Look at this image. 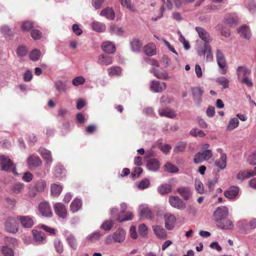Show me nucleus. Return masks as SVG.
Instances as JSON below:
<instances>
[{
    "label": "nucleus",
    "mask_w": 256,
    "mask_h": 256,
    "mask_svg": "<svg viewBox=\"0 0 256 256\" xmlns=\"http://www.w3.org/2000/svg\"><path fill=\"white\" fill-rule=\"evenodd\" d=\"M151 72L158 78L167 80L169 78L168 74L166 71L160 72L155 68H152Z\"/></svg>",
    "instance_id": "nucleus-35"
},
{
    "label": "nucleus",
    "mask_w": 256,
    "mask_h": 256,
    "mask_svg": "<svg viewBox=\"0 0 256 256\" xmlns=\"http://www.w3.org/2000/svg\"><path fill=\"white\" fill-rule=\"evenodd\" d=\"M144 53L148 56H152L156 54V48L155 45L152 43H150L144 48Z\"/></svg>",
    "instance_id": "nucleus-34"
},
{
    "label": "nucleus",
    "mask_w": 256,
    "mask_h": 256,
    "mask_svg": "<svg viewBox=\"0 0 256 256\" xmlns=\"http://www.w3.org/2000/svg\"><path fill=\"white\" fill-rule=\"evenodd\" d=\"M239 124V121L237 118H234L230 119L226 127L228 130H232L236 128Z\"/></svg>",
    "instance_id": "nucleus-40"
},
{
    "label": "nucleus",
    "mask_w": 256,
    "mask_h": 256,
    "mask_svg": "<svg viewBox=\"0 0 256 256\" xmlns=\"http://www.w3.org/2000/svg\"><path fill=\"white\" fill-rule=\"evenodd\" d=\"M194 186L196 190L200 194L204 192V188L203 184L199 180H196L194 182Z\"/></svg>",
    "instance_id": "nucleus-58"
},
{
    "label": "nucleus",
    "mask_w": 256,
    "mask_h": 256,
    "mask_svg": "<svg viewBox=\"0 0 256 256\" xmlns=\"http://www.w3.org/2000/svg\"><path fill=\"white\" fill-rule=\"evenodd\" d=\"M236 73L238 79L240 80L249 75L250 74V70L245 66H238L237 68Z\"/></svg>",
    "instance_id": "nucleus-31"
},
{
    "label": "nucleus",
    "mask_w": 256,
    "mask_h": 256,
    "mask_svg": "<svg viewBox=\"0 0 256 256\" xmlns=\"http://www.w3.org/2000/svg\"><path fill=\"white\" fill-rule=\"evenodd\" d=\"M254 176V172L252 170H240V171L236 176V178L242 182L243 180L246 178H248L250 177Z\"/></svg>",
    "instance_id": "nucleus-27"
},
{
    "label": "nucleus",
    "mask_w": 256,
    "mask_h": 256,
    "mask_svg": "<svg viewBox=\"0 0 256 256\" xmlns=\"http://www.w3.org/2000/svg\"><path fill=\"white\" fill-rule=\"evenodd\" d=\"M102 236V234H100V232L96 231L88 234L86 237V239L88 241L94 242L98 240Z\"/></svg>",
    "instance_id": "nucleus-41"
},
{
    "label": "nucleus",
    "mask_w": 256,
    "mask_h": 256,
    "mask_svg": "<svg viewBox=\"0 0 256 256\" xmlns=\"http://www.w3.org/2000/svg\"><path fill=\"white\" fill-rule=\"evenodd\" d=\"M18 221L17 216L8 218L4 224L6 230L10 233H16L18 230Z\"/></svg>",
    "instance_id": "nucleus-3"
},
{
    "label": "nucleus",
    "mask_w": 256,
    "mask_h": 256,
    "mask_svg": "<svg viewBox=\"0 0 256 256\" xmlns=\"http://www.w3.org/2000/svg\"><path fill=\"white\" fill-rule=\"evenodd\" d=\"M150 184V180L148 178H144L140 182L138 185V188L139 189L144 190L148 188Z\"/></svg>",
    "instance_id": "nucleus-59"
},
{
    "label": "nucleus",
    "mask_w": 256,
    "mask_h": 256,
    "mask_svg": "<svg viewBox=\"0 0 256 256\" xmlns=\"http://www.w3.org/2000/svg\"><path fill=\"white\" fill-rule=\"evenodd\" d=\"M164 169L170 173H176L178 171V167L170 162H167L164 165Z\"/></svg>",
    "instance_id": "nucleus-52"
},
{
    "label": "nucleus",
    "mask_w": 256,
    "mask_h": 256,
    "mask_svg": "<svg viewBox=\"0 0 256 256\" xmlns=\"http://www.w3.org/2000/svg\"><path fill=\"white\" fill-rule=\"evenodd\" d=\"M202 90L200 88H194L192 89L193 98L197 105H199L201 102V97L203 94Z\"/></svg>",
    "instance_id": "nucleus-24"
},
{
    "label": "nucleus",
    "mask_w": 256,
    "mask_h": 256,
    "mask_svg": "<svg viewBox=\"0 0 256 256\" xmlns=\"http://www.w3.org/2000/svg\"><path fill=\"white\" fill-rule=\"evenodd\" d=\"M168 202L172 207L178 210H182L186 208V203L178 196H170Z\"/></svg>",
    "instance_id": "nucleus-6"
},
{
    "label": "nucleus",
    "mask_w": 256,
    "mask_h": 256,
    "mask_svg": "<svg viewBox=\"0 0 256 256\" xmlns=\"http://www.w3.org/2000/svg\"><path fill=\"white\" fill-rule=\"evenodd\" d=\"M24 184L20 182H18L14 184L11 188L12 192L16 194H20L24 190Z\"/></svg>",
    "instance_id": "nucleus-44"
},
{
    "label": "nucleus",
    "mask_w": 256,
    "mask_h": 256,
    "mask_svg": "<svg viewBox=\"0 0 256 256\" xmlns=\"http://www.w3.org/2000/svg\"><path fill=\"white\" fill-rule=\"evenodd\" d=\"M216 82L222 85L224 88H226L228 87L229 82L228 80L224 76H221L218 78L216 80Z\"/></svg>",
    "instance_id": "nucleus-55"
},
{
    "label": "nucleus",
    "mask_w": 256,
    "mask_h": 256,
    "mask_svg": "<svg viewBox=\"0 0 256 256\" xmlns=\"http://www.w3.org/2000/svg\"><path fill=\"white\" fill-rule=\"evenodd\" d=\"M164 218L166 228L168 230H172L176 224V216L170 213H166L164 216Z\"/></svg>",
    "instance_id": "nucleus-10"
},
{
    "label": "nucleus",
    "mask_w": 256,
    "mask_h": 256,
    "mask_svg": "<svg viewBox=\"0 0 256 256\" xmlns=\"http://www.w3.org/2000/svg\"><path fill=\"white\" fill-rule=\"evenodd\" d=\"M2 250L4 256H14V252L12 248L6 246H3Z\"/></svg>",
    "instance_id": "nucleus-63"
},
{
    "label": "nucleus",
    "mask_w": 256,
    "mask_h": 256,
    "mask_svg": "<svg viewBox=\"0 0 256 256\" xmlns=\"http://www.w3.org/2000/svg\"><path fill=\"white\" fill-rule=\"evenodd\" d=\"M200 38L204 42V44H208L212 42V38L209 34L203 28L196 26L195 28Z\"/></svg>",
    "instance_id": "nucleus-14"
},
{
    "label": "nucleus",
    "mask_w": 256,
    "mask_h": 256,
    "mask_svg": "<svg viewBox=\"0 0 256 256\" xmlns=\"http://www.w3.org/2000/svg\"><path fill=\"white\" fill-rule=\"evenodd\" d=\"M146 166L148 170L155 172L159 170L160 163L156 159L152 158L148 161Z\"/></svg>",
    "instance_id": "nucleus-25"
},
{
    "label": "nucleus",
    "mask_w": 256,
    "mask_h": 256,
    "mask_svg": "<svg viewBox=\"0 0 256 256\" xmlns=\"http://www.w3.org/2000/svg\"><path fill=\"white\" fill-rule=\"evenodd\" d=\"M86 82L85 78L82 76H78L72 80V83L74 86L83 84Z\"/></svg>",
    "instance_id": "nucleus-57"
},
{
    "label": "nucleus",
    "mask_w": 256,
    "mask_h": 256,
    "mask_svg": "<svg viewBox=\"0 0 256 256\" xmlns=\"http://www.w3.org/2000/svg\"><path fill=\"white\" fill-rule=\"evenodd\" d=\"M91 26L94 30L98 32H103L106 29V26L104 24L98 21H94L91 24Z\"/></svg>",
    "instance_id": "nucleus-33"
},
{
    "label": "nucleus",
    "mask_w": 256,
    "mask_h": 256,
    "mask_svg": "<svg viewBox=\"0 0 256 256\" xmlns=\"http://www.w3.org/2000/svg\"><path fill=\"white\" fill-rule=\"evenodd\" d=\"M54 246L57 252L62 254L64 251V246L62 242L60 240L56 238L54 242Z\"/></svg>",
    "instance_id": "nucleus-45"
},
{
    "label": "nucleus",
    "mask_w": 256,
    "mask_h": 256,
    "mask_svg": "<svg viewBox=\"0 0 256 256\" xmlns=\"http://www.w3.org/2000/svg\"><path fill=\"white\" fill-rule=\"evenodd\" d=\"M17 219L25 228H30L34 224L32 218L29 216H17Z\"/></svg>",
    "instance_id": "nucleus-16"
},
{
    "label": "nucleus",
    "mask_w": 256,
    "mask_h": 256,
    "mask_svg": "<svg viewBox=\"0 0 256 256\" xmlns=\"http://www.w3.org/2000/svg\"><path fill=\"white\" fill-rule=\"evenodd\" d=\"M55 213L59 218H66L67 216V210L65 206L61 203H56L54 206Z\"/></svg>",
    "instance_id": "nucleus-9"
},
{
    "label": "nucleus",
    "mask_w": 256,
    "mask_h": 256,
    "mask_svg": "<svg viewBox=\"0 0 256 256\" xmlns=\"http://www.w3.org/2000/svg\"><path fill=\"white\" fill-rule=\"evenodd\" d=\"M98 62L102 66H108L112 64V58L110 56L102 54L98 56Z\"/></svg>",
    "instance_id": "nucleus-30"
},
{
    "label": "nucleus",
    "mask_w": 256,
    "mask_h": 256,
    "mask_svg": "<svg viewBox=\"0 0 256 256\" xmlns=\"http://www.w3.org/2000/svg\"><path fill=\"white\" fill-rule=\"evenodd\" d=\"M139 216L142 218L152 219L153 217L150 208L144 206H140Z\"/></svg>",
    "instance_id": "nucleus-18"
},
{
    "label": "nucleus",
    "mask_w": 256,
    "mask_h": 256,
    "mask_svg": "<svg viewBox=\"0 0 256 256\" xmlns=\"http://www.w3.org/2000/svg\"><path fill=\"white\" fill-rule=\"evenodd\" d=\"M215 164L221 170L224 169L226 165V154H222V156H220V159L216 161Z\"/></svg>",
    "instance_id": "nucleus-38"
},
{
    "label": "nucleus",
    "mask_w": 256,
    "mask_h": 256,
    "mask_svg": "<svg viewBox=\"0 0 256 256\" xmlns=\"http://www.w3.org/2000/svg\"><path fill=\"white\" fill-rule=\"evenodd\" d=\"M38 152L40 154L42 158L45 160L46 168H50L52 162L50 151L46 148H40L39 149Z\"/></svg>",
    "instance_id": "nucleus-12"
},
{
    "label": "nucleus",
    "mask_w": 256,
    "mask_h": 256,
    "mask_svg": "<svg viewBox=\"0 0 256 256\" xmlns=\"http://www.w3.org/2000/svg\"><path fill=\"white\" fill-rule=\"evenodd\" d=\"M66 240L68 244V245L72 248L73 250H76L77 248V243L76 240L74 237V236L70 234L68 235L66 238Z\"/></svg>",
    "instance_id": "nucleus-43"
},
{
    "label": "nucleus",
    "mask_w": 256,
    "mask_h": 256,
    "mask_svg": "<svg viewBox=\"0 0 256 256\" xmlns=\"http://www.w3.org/2000/svg\"><path fill=\"white\" fill-rule=\"evenodd\" d=\"M198 53L199 56H204L206 54V60L208 62H212L213 60L212 50L209 44H204V48L198 50Z\"/></svg>",
    "instance_id": "nucleus-8"
},
{
    "label": "nucleus",
    "mask_w": 256,
    "mask_h": 256,
    "mask_svg": "<svg viewBox=\"0 0 256 256\" xmlns=\"http://www.w3.org/2000/svg\"><path fill=\"white\" fill-rule=\"evenodd\" d=\"M62 188L60 185L53 184L50 186V191L52 194L54 196H58L62 191Z\"/></svg>",
    "instance_id": "nucleus-39"
},
{
    "label": "nucleus",
    "mask_w": 256,
    "mask_h": 256,
    "mask_svg": "<svg viewBox=\"0 0 256 256\" xmlns=\"http://www.w3.org/2000/svg\"><path fill=\"white\" fill-rule=\"evenodd\" d=\"M166 87V82L152 80L150 84L152 90L155 92H160L164 90Z\"/></svg>",
    "instance_id": "nucleus-13"
},
{
    "label": "nucleus",
    "mask_w": 256,
    "mask_h": 256,
    "mask_svg": "<svg viewBox=\"0 0 256 256\" xmlns=\"http://www.w3.org/2000/svg\"><path fill=\"white\" fill-rule=\"evenodd\" d=\"M176 192L185 200H189L192 194L190 189L188 186L178 188H177Z\"/></svg>",
    "instance_id": "nucleus-20"
},
{
    "label": "nucleus",
    "mask_w": 256,
    "mask_h": 256,
    "mask_svg": "<svg viewBox=\"0 0 256 256\" xmlns=\"http://www.w3.org/2000/svg\"><path fill=\"white\" fill-rule=\"evenodd\" d=\"M213 216L216 224L217 222L228 217V208L224 206L218 208L214 212Z\"/></svg>",
    "instance_id": "nucleus-4"
},
{
    "label": "nucleus",
    "mask_w": 256,
    "mask_h": 256,
    "mask_svg": "<svg viewBox=\"0 0 256 256\" xmlns=\"http://www.w3.org/2000/svg\"><path fill=\"white\" fill-rule=\"evenodd\" d=\"M100 15L110 20H113L115 18V13L114 10L109 7L104 9L100 12Z\"/></svg>",
    "instance_id": "nucleus-28"
},
{
    "label": "nucleus",
    "mask_w": 256,
    "mask_h": 256,
    "mask_svg": "<svg viewBox=\"0 0 256 256\" xmlns=\"http://www.w3.org/2000/svg\"><path fill=\"white\" fill-rule=\"evenodd\" d=\"M82 201L79 198H75L72 202L70 206V210L72 212H78L82 207Z\"/></svg>",
    "instance_id": "nucleus-36"
},
{
    "label": "nucleus",
    "mask_w": 256,
    "mask_h": 256,
    "mask_svg": "<svg viewBox=\"0 0 256 256\" xmlns=\"http://www.w3.org/2000/svg\"><path fill=\"white\" fill-rule=\"evenodd\" d=\"M110 30L111 34H116L118 36H122L124 34V31L122 28L116 25L110 26Z\"/></svg>",
    "instance_id": "nucleus-49"
},
{
    "label": "nucleus",
    "mask_w": 256,
    "mask_h": 256,
    "mask_svg": "<svg viewBox=\"0 0 256 256\" xmlns=\"http://www.w3.org/2000/svg\"><path fill=\"white\" fill-rule=\"evenodd\" d=\"M38 209L40 214L44 216L50 217L52 213L49 204L46 202H42L39 204Z\"/></svg>",
    "instance_id": "nucleus-11"
},
{
    "label": "nucleus",
    "mask_w": 256,
    "mask_h": 256,
    "mask_svg": "<svg viewBox=\"0 0 256 256\" xmlns=\"http://www.w3.org/2000/svg\"><path fill=\"white\" fill-rule=\"evenodd\" d=\"M238 34L246 39H250L251 36V32L248 27L246 25H243L238 30Z\"/></svg>",
    "instance_id": "nucleus-26"
},
{
    "label": "nucleus",
    "mask_w": 256,
    "mask_h": 256,
    "mask_svg": "<svg viewBox=\"0 0 256 256\" xmlns=\"http://www.w3.org/2000/svg\"><path fill=\"white\" fill-rule=\"evenodd\" d=\"M27 52V49L26 47L24 46H19L16 50L17 54L20 57L25 56Z\"/></svg>",
    "instance_id": "nucleus-64"
},
{
    "label": "nucleus",
    "mask_w": 256,
    "mask_h": 256,
    "mask_svg": "<svg viewBox=\"0 0 256 256\" xmlns=\"http://www.w3.org/2000/svg\"><path fill=\"white\" fill-rule=\"evenodd\" d=\"M199 153L202 154L203 156L202 158L205 160H208L212 156V152L210 150H203L202 152H200Z\"/></svg>",
    "instance_id": "nucleus-60"
},
{
    "label": "nucleus",
    "mask_w": 256,
    "mask_h": 256,
    "mask_svg": "<svg viewBox=\"0 0 256 256\" xmlns=\"http://www.w3.org/2000/svg\"><path fill=\"white\" fill-rule=\"evenodd\" d=\"M108 72L110 76H118L121 74L122 69L120 66H112L108 68Z\"/></svg>",
    "instance_id": "nucleus-47"
},
{
    "label": "nucleus",
    "mask_w": 256,
    "mask_h": 256,
    "mask_svg": "<svg viewBox=\"0 0 256 256\" xmlns=\"http://www.w3.org/2000/svg\"><path fill=\"white\" fill-rule=\"evenodd\" d=\"M122 6L126 7L132 12H135L136 9L131 4V0H119Z\"/></svg>",
    "instance_id": "nucleus-54"
},
{
    "label": "nucleus",
    "mask_w": 256,
    "mask_h": 256,
    "mask_svg": "<svg viewBox=\"0 0 256 256\" xmlns=\"http://www.w3.org/2000/svg\"><path fill=\"white\" fill-rule=\"evenodd\" d=\"M114 222L111 220H104L100 226V228L106 230H110L114 226Z\"/></svg>",
    "instance_id": "nucleus-46"
},
{
    "label": "nucleus",
    "mask_w": 256,
    "mask_h": 256,
    "mask_svg": "<svg viewBox=\"0 0 256 256\" xmlns=\"http://www.w3.org/2000/svg\"><path fill=\"white\" fill-rule=\"evenodd\" d=\"M216 225L219 228L225 230H232L234 226L232 221L228 218H224L218 222H217Z\"/></svg>",
    "instance_id": "nucleus-19"
},
{
    "label": "nucleus",
    "mask_w": 256,
    "mask_h": 256,
    "mask_svg": "<svg viewBox=\"0 0 256 256\" xmlns=\"http://www.w3.org/2000/svg\"><path fill=\"white\" fill-rule=\"evenodd\" d=\"M132 50L134 52H140V51L142 42L137 38H133L130 42Z\"/></svg>",
    "instance_id": "nucleus-32"
},
{
    "label": "nucleus",
    "mask_w": 256,
    "mask_h": 256,
    "mask_svg": "<svg viewBox=\"0 0 256 256\" xmlns=\"http://www.w3.org/2000/svg\"><path fill=\"white\" fill-rule=\"evenodd\" d=\"M216 62L218 66L220 69V73L222 74H225L226 73V61L225 57L222 52V51L218 49L216 50Z\"/></svg>",
    "instance_id": "nucleus-7"
},
{
    "label": "nucleus",
    "mask_w": 256,
    "mask_h": 256,
    "mask_svg": "<svg viewBox=\"0 0 256 256\" xmlns=\"http://www.w3.org/2000/svg\"><path fill=\"white\" fill-rule=\"evenodd\" d=\"M158 190L161 194H165L172 191V186L170 184H162L158 188Z\"/></svg>",
    "instance_id": "nucleus-42"
},
{
    "label": "nucleus",
    "mask_w": 256,
    "mask_h": 256,
    "mask_svg": "<svg viewBox=\"0 0 256 256\" xmlns=\"http://www.w3.org/2000/svg\"><path fill=\"white\" fill-rule=\"evenodd\" d=\"M158 114L160 116H164L169 118H174L176 116L174 111L168 108L159 109Z\"/></svg>",
    "instance_id": "nucleus-23"
},
{
    "label": "nucleus",
    "mask_w": 256,
    "mask_h": 256,
    "mask_svg": "<svg viewBox=\"0 0 256 256\" xmlns=\"http://www.w3.org/2000/svg\"><path fill=\"white\" fill-rule=\"evenodd\" d=\"M133 218V214L131 212H128L124 218H121L118 216V220L120 222L132 220Z\"/></svg>",
    "instance_id": "nucleus-62"
},
{
    "label": "nucleus",
    "mask_w": 256,
    "mask_h": 256,
    "mask_svg": "<svg viewBox=\"0 0 256 256\" xmlns=\"http://www.w3.org/2000/svg\"><path fill=\"white\" fill-rule=\"evenodd\" d=\"M238 22V18L236 16H228L225 20V23L230 26H236Z\"/></svg>",
    "instance_id": "nucleus-51"
},
{
    "label": "nucleus",
    "mask_w": 256,
    "mask_h": 256,
    "mask_svg": "<svg viewBox=\"0 0 256 256\" xmlns=\"http://www.w3.org/2000/svg\"><path fill=\"white\" fill-rule=\"evenodd\" d=\"M163 4L161 6L159 10V14L152 18V20L153 21H156L164 16V14L165 12V6L168 10H172L173 8V4L172 0H160Z\"/></svg>",
    "instance_id": "nucleus-5"
},
{
    "label": "nucleus",
    "mask_w": 256,
    "mask_h": 256,
    "mask_svg": "<svg viewBox=\"0 0 256 256\" xmlns=\"http://www.w3.org/2000/svg\"><path fill=\"white\" fill-rule=\"evenodd\" d=\"M190 134L194 137L199 136L203 138L206 136L205 133L202 130L197 128H192L190 132Z\"/></svg>",
    "instance_id": "nucleus-50"
},
{
    "label": "nucleus",
    "mask_w": 256,
    "mask_h": 256,
    "mask_svg": "<svg viewBox=\"0 0 256 256\" xmlns=\"http://www.w3.org/2000/svg\"><path fill=\"white\" fill-rule=\"evenodd\" d=\"M34 188L38 192H42L46 188V182L44 180H40L34 184Z\"/></svg>",
    "instance_id": "nucleus-37"
},
{
    "label": "nucleus",
    "mask_w": 256,
    "mask_h": 256,
    "mask_svg": "<svg viewBox=\"0 0 256 256\" xmlns=\"http://www.w3.org/2000/svg\"><path fill=\"white\" fill-rule=\"evenodd\" d=\"M125 237V230L122 228H119L113 234L107 236L105 242L106 244H110L113 240L114 242L120 243L124 241Z\"/></svg>",
    "instance_id": "nucleus-2"
},
{
    "label": "nucleus",
    "mask_w": 256,
    "mask_h": 256,
    "mask_svg": "<svg viewBox=\"0 0 256 256\" xmlns=\"http://www.w3.org/2000/svg\"><path fill=\"white\" fill-rule=\"evenodd\" d=\"M102 50L108 54H112L116 51V47L114 44L110 42H106L102 46Z\"/></svg>",
    "instance_id": "nucleus-29"
},
{
    "label": "nucleus",
    "mask_w": 256,
    "mask_h": 256,
    "mask_svg": "<svg viewBox=\"0 0 256 256\" xmlns=\"http://www.w3.org/2000/svg\"><path fill=\"white\" fill-rule=\"evenodd\" d=\"M152 230L157 238L160 239L164 240L167 238V233L166 230L161 226H153Z\"/></svg>",
    "instance_id": "nucleus-17"
},
{
    "label": "nucleus",
    "mask_w": 256,
    "mask_h": 256,
    "mask_svg": "<svg viewBox=\"0 0 256 256\" xmlns=\"http://www.w3.org/2000/svg\"><path fill=\"white\" fill-rule=\"evenodd\" d=\"M32 233L34 241L38 244H42L46 241V236L44 232L34 230Z\"/></svg>",
    "instance_id": "nucleus-21"
},
{
    "label": "nucleus",
    "mask_w": 256,
    "mask_h": 256,
    "mask_svg": "<svg viewBox=\"0 0 256 256\" xmlns=\"http://www.w3.org/2000/svg\"><path fill=\"white\" fill-rule=\"evenodd\" d=\"M138 232L142 236L146 237L148 234V228L145 224H140L138 226Z\"/></svg>",
    "instance_id": "nucleus-56"
},
{
    "label": "nucleus",
    "mask_w": 256,
    "mask_h": 256,
    "mask_svg": "<svg viewBox=\"0 0 256 256\" xmlns=\"http://www.w3.org/2000/svg\"><path fill=\"white\" fill-rule=\"evenodd\" d=\"M28 164L30 168H36L40 166L42 162L38 156L32 155L28 158Z\"/></svg>",
    "instance_id": "nucleus-22"
},
{
    "label": "nucleus",
    "mask_w": 256,
    "mask_h": 256,
    "mask_svg": "<svg viewBox=\"0 0 256 256\" xmlns=\"http://www.w3.org/2000/svg\"><path fill=\"white\" fill-rule=\"evenodd\" d=\"M186 144L184 142H178L174 148V151L176 152H183L186 148Z\"/></svg>",
    "instance_id": "nucleus-61"
},
{
    "label": "nucleus",
    "mask_w": 256,
    "mask_h": 256,
    "mask_svg": "<svg viewBox=\"0 0 256 256\" xmlns=\"http://www.w3.org/2000/svg\"><path fill=\"white\" fill-rule=\"evenodd\" d=\"M240 190L238 186H232L224 192V196L230 200H234L238 196Z\"/></svg>",
    "instance_id": "nucleus-15"
},
{
    "label": "nucleus",
    "mask_w": 256,
    "mask_h": 256,
    "mask_svg": "<svg viewBox=\"0 0 256 256\" xmlns=\"http://www.w3.org/2000/svg\"><path fill=\"white\" fill-rule=\"evenodd\" d=\"M0 170L12 172L14 174H16V168L8 156H0Z\"/></svg>",
    "instance_id": "nucleus-1"
},
{
    "label": "nucleus",
    "mask_w": 256,
    "mask_h": 256,
    "mask_svg": "<svg viewBox=\"0 0 256 256\" xmlns=\"http://www.w3.org/2000/svg\"><path fill=\"white\" fill-rule=\"evenodd\" d=\"M54 86L56 90L59 92H64L66 88V84L61 80H58L54 82Z\"/></svg>",
    "instance_id": "nucleus-53"
},
{
    "label": "nucleus",
    "mask_w": 256,
    "mask_h": 256,
    "mask_svg": "<svg viewBox=\"0 0 256 256\" xmlns=\"http://www.w3.org/2000/svg\"><path fill=\"white\" fill-rule=\"evenodd\" d=\"M41 56V52L38 49L32 50L30 54V58L32 61L38 60Z\"/></svg>",
    "instance_id": "nucleus-48"
}]
</instances>
